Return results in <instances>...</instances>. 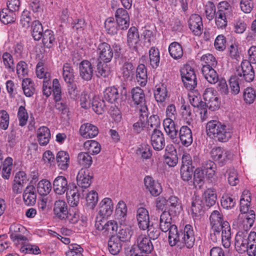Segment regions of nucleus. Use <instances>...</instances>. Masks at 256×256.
<instances>
[{"label": "nucleus", "mask_w": 256, "mask_h": 256, "mask_svg": "<svg viewBox=\"0 0 256 256\" xmlns=\"http://www.w3.org/2000/svg\"><path fill=\"white\" fill-rule=\"evenodd\" d=\"M210 222L214 234L220 236L223 246L229 248L231 245V228L229 223L224 220L223 216L216 210L212 212Z\"/></svg>", "instance_id": "f257e3e1"}, {"label": "nucleus", "mask_w": 256, "mask_h": 256, "mask_svg": "<svg viewBox=\"0 0 256 256\" xmlns=\"http://www.w3.org/2000/svg\"><path fill=\"white\" fill-rule=\"evenodd\" d=\"M168 243L171 246L178 242L184 243L186 246L192 248L194 244V232L192 226L186 224L183 230L178 231L176 226H172L168 232Z\"/></svg>", "instance_id": "f03ea898"}, {"label": "nucleus", "mask_w": 256, "mask_h": 256, "mask_svg": "<svg viewBox=\"0 0 256 256\" xmlns=\"http://www.w3.org/2000/svg\"><path fill=\"white\" fill-rule=\"evenodd\" d=\"M235 248L239 254L247 252L249 256H256V232L246 233L239 231L235 236Z\"/></svg>", "instance_id": "7ed1b4c3"}, {"label": "nucleus", "mask_w": 256, "mask_h": 256, "mask_svg": "<svg viewBox=\"0 0 256 256\" xmlns=\"http://www.w3.org/2000/svg\"><path fill=\"white\" fill-rule=\"evenodd\" d=\"M206 128L209 136L220 142H226L232 137L231 130L226 124L218 120L209 121Z\"/></svg>", "instance_id": "20e7f679"}, {"label": "nucleus", "mask_w": 256, "mask_h": 256, "mask_svg": "<svg viewBox=\"0 0 256 256\" xmlns=\"http://www.w3.org/2000/svg\"><path fill=\"white\" fill-rule=\"evenodd\" d=\"M180 73L184 88L188 90H194L197 86L194 70L190 65L186 64L181 68Z\"/></svg>", "instance_id": "39448f33"}, {"label": "nucleus", "mask_w": 256, "mask_h": 256, "mask_svg": "<svg viewBox=\"0 0 256 256\" xmlns=\"http://www.w3.org/2000/svg\"><path fill=\"white\" fill-rule=\"evenodd\" d=\"M240 80L246 82H250L254 78V72L253 67L249 62H242L240 69L237 70V75L236 76Z\"/></svg>", "instance_id": "423d86ee"}, {"label": "nucleus", "mask_w": 256, "mask_h": 256, "mask_svg": "<svg viewBox=\"0 0 256 256\" xmlns=\"http://www.w3.org/2000/svg\"><path fill=\"white\" fill-rule=\"evenodd\" d=\"M94 62L93 58L90 61L83 60L80 64L78 66L79 74L80 78L85 81L90 80L94 75Z\"/></svg>", "instance_id": "0eeeda50"}, {"label": "nucleus", "mask_w": 256, "mask_h": 256, "mask_svg": "<svg viewBox=\"0 0 256 256\" xmlns=\"http://www.w3.org/2000/svg\"><path fill=\"white\" fill-rule=\"evenodd\" d=\"M96 52L98 56V58L105 63L110 62L114 56V51L110 46L107 42H100L96 48Z\"/></svg>", "instance_id": "6e6552de"}, {"label": "nucleus", "mask_w": 256, "mask_h": 256, "mask_svg": "<svg viewBox=\"0 0 256 256\" xmlns=\"http://www.w3.org/2000/svg\"><path fill=\"white\" fill-rule=\"evenodd\" d=\"M210 154L213 160L217 162L220 166H223L232 157L230 152L221 147L214 148L211 150Z\"/></svg>", "instance_id": "1a4fd4ad"}, {"label": "nucleus", "mask_w": 256, "mask_h": 256, "mask_svg": "<svg viewBox=\"0 0 256 256\" xmlns=\"http://www.w3.org/2000/svg\"><path fill=\"white\" fill-rule=\"evenodd\" d=\"M70 188L66 192V198L68 202L72 207L76 206L79 202L80 197L81 190L80 188L76 185L75 184H69Z\"/></svg>", "instance_id": "9d476101"}, {"label": "nucleus", "mask_w": 256, "mask_h": 256, "mask_svg": "<svg viewBox=\"0 0 256 256\" xmlns=\"http://www.w3.org/2000/svg\"><path fill=\"white\" fill-rule=\"evenodd\" d=\"M150 142L154 150H162L166 145L164 136L162 132L158 129H154L150 136Z\"/></svg>", "instance_id": "9b49d317"}, {"label": "nucleus", "mask_w": 256, "mask_h": 256, "mask_svg": "<svg viewBox=\"0 0 256 256\" xmlns=\"http://www.w3.org/2000/svg\"><path fill=\"white\" fill-rule=\"evenodd\" d=\"M163 126L166 134L172 141L178 144L179 140L177 138L178 130L176 128L174 121L171 118H166L164 120Z\"/></svg>", "instance_id": "f8f14e48"}, {"label": "nucleus", "mask_w": 256, "mask_h": 256, "mask_svg": "<svg viewBox=\"0 0 256 256\" xmlns=\"http://www.w3.org/2000/svg\"><path fill=\"white\" fill-rule=\"evenodd\" d=\"M144 182L146 189L150 192L152 196H157L162 192V189L160 184L154 180L152 176H146Z\"/></svg>", "instance_id": "ddd939ff"}, {"label": "nucleus", "mask_w": 256, "mask_h": 256, "mask_svg": "<svg viewBox=\"0 0 256 256\" xmlns=\"http://www.w3.org/2000/svg\"><path fill=\"white\" fill-rule=\"evenodd\" d=\"M70 188L67 178L62 176H56L52 182V188L54 192L58 195H62Z\"/></svg>", "instance_id": "4468645a"}, {"label": "nucleus", "mask_w": 256, "mask_h": 256, "mask_svg": "<svg viewBox=\"0 0 256 256\" xmlns=\"http://www.w3.org/2000/svg\"><path fill=\"white\" fill-rule=\"evenodd\" d=\"M127 9L118 8L115 14V18L118 26L121 30H126L130 26V16Z\"/></svg>", "instance_id": "2eb2a0df"}, {"label": "nucleus", "mask_w": 256, "mask_h": 256, "mask_svg": "<svg viewBox=\"0 0 256 256\" xmlns=\"http://www.w3.org/2000/svg\"><path fill=\"white\" fill-rule=\"evenodd\" d=\"M188 26L196 36H200L202 32L203 24L202 18L197 14H192L189 18Z\"/></svg>", "instance_id": "dca6fc26"}, {"label": "nucleus", "mask_w": 256, "mask_h": 256, "mask_svg": "<svg viewBox=\"0 0 256 256\" xmlns=\"http://www.w3.org/2000/svg\"><path fill=\"white\" fill-rule=\"evenodd\" d=\"M114 210L112 200L108 198H104L98 205V214L103 218L110 216Z\"/></svg>", "instance_id": "f3484780"}, {"label": "nucleus", "mask_w": 256, "mask_h": 256, "mask_svg": "<svg viewBox=\"0 0 256 256\" xmlns=\"http://www.w3.org/2000/svg\"><path fill=\"white\" fill-rule=\"evenodd\" d=\"M136 246L140 254H148L154 250V246L150 240L146 235H140L138 237Z\"/></svg>", "instance_id": "a211bd4d"}, {"label": "nucleus", "mask_w": 256, "mask_h": 256, "mask_svg": "<svg viewBox=\"0 0 256 256\" xmlns=\"http://www.w3.org/2000/svg\"><path fill=\"white\" fill-rule=\"evenodd\" d=\"M179 142L186 147L191 145L193 142L192 134L191 130L186 126H183L179 130Z\"/></svg>", "instance_id": "6ab92c4d"}, {"label": "nucleus", "mask_w": 256, "mask_h": 256, "mask_svg": "<svg viewBox=\"0 0 256 256\" xmlns=\"http://www.w3.org/2000/svg\"><path fill=\"white\" fill-rule=\"evenodd\" d=\"M103 93V98L110 103H118L121 99V94L114 86L106 88Z\"/></svg>", "instance_id": "aec40b11"}, {"label": "nucleus", "mask_w": 256, "mask_h": 256, "mask_svg": "<svg viewBox=\"0 0 256 256\" xmlns=\"http://www.w3.org/2000/svg\"><path fill=\"white\" fill-rule=\"evenodd\" d=\"M92 178V176L88 172V170L82 169L76 176L77 184L78 187L82 188H88L91 184Z\"/></svg>", "instance_id": "412c9836"}, {"label": "nucleus", "mask_w": 256, "mask_h": 256, "mask_svg": "<svg viewBox=\"0 0 256 256\" xmlns=\"http://www.w3.org/2000/svg\"><path fill=\"white\" fill-rule=\"evenodd\" d=\"M136 218L138 222L139 228L142 230H146L150 224L149 214L148 210L140 207L138 208L136 212Z\"/></svg>", "instance_id": "4be33fe9"}, {"label": "nucleus", "mask_w": 256, "mask_h": 256, "mask_svg": "<svg viewBox=\"0 0 256 256\" xmlns=\"http://www.w3.org/2000/svg\"><path fill=\"white\" fill-rule=\"evenodd\" d=\"M28 180L27 175L24 171H19L16 174L14 184L12 186L13 191L16 194L21 192L24 184Z\"/></svg>", "instance_id": "5701e85b"}, {"label": "nucleus", "mask_w": 256, "mask_h": 256, "mask_svg": "<svg viewBox=\"0 0 256 256\" xmlns=\"http://www.w3.org/2000/svg\"><path fill=\"white\" fill-rule=\"evenodd\" d=\"M172 214L166 211H164L160 214L159 224V228L163 232H170L172 226H176L172 224Z\"/></svg>", "instance_id": "b1692460"}, {"label": "nucleus", "mask_w": 256, "mask_h": 256, "mask_svg": "<svg viewBox=\"0 0 256 256\" xmlns=\"http://www.w3.org/2000/svg\"><path fill=\"white\" fill-rule=\"evenodd\" d=\"M80 132L82 137L92 138L98 134V130L96 126L90 123H86L80 126Z\"/></svg>", "instance_id": "393cba45"}, {"label": "nucleus", "mask_w": 256, "mask_h": 256, "mask_svg": "<svg viewBox=\"0 0 256 256\" xmlns=\"http://www.w3.org/2000/svg\"><path fill=\"white\" fill-rule=\"evenodd\" d=\"M166 200L169 206L168 212L172 216L178 214L182 210L180 199L176 196H171Z\"/></svg>", "instance_id": "a878e982"}, {"label": "nucleus", "mask_w": 256, "mask_h": 256, "mask_svg": "<svg viewBox=\"0 0 256 256\" xmlns=\"http://www.w3.org/2000/svg\"><path fill=\"white\" fill-rule=\"evenodd\" d=\"M68 210V204L64 200H58L54 202L53 211L56 218L62 220Z\"/></svg>", "instance_id": "bb28decb"}, {"label": "nucleus", "mask_w": 256, "mask_h": 256, "mask_svg": "<svg viewBox=\"0 0 256 256\" xmlns=\"http://www.w3.org/2000/svg\"><path fill=\"white\" fill-rule=\"evenodd\" d=\"M94 66H96L95 74L97 77H108L110 74V68L106 64L99 59L93 58Z\"/></svg>", "instance_id": "cd10ccee"}, {"label": "nucleus", "mask_w": 256, "mask_h": 256, "mask_svg": "<svg viewBox=\"0 0 256 256\" xmlns=\"http://www.w3.org/2000/svg\"><path fill=\"white\" fill-rule=\"evenodd\" d=\"M140 41V35L138 29L135 26L131 27L127 34V44L131 48H133L136 51L138 50L137 44Z\"/></svg>", "instance_id": "c85d7f7f"}, {"label": "nucleus", "mask_w": 256, "mask_h": 256, "mask_svg": "<svg viewBox=\"0 0 256 256\" xmlns=\"http://www.w3.org/2000/svg\"><path fill=\"white\" fill-rule=\"evenodd\" d=\"M134 104L140 106L146 104V96L143 90L140 87L134 88L130 92Z\"/></svg>", "instance_id": "c756f323"}, {"label": "nucleus", "mask_w": 256, "mask_h": 256, "mask_svg": "<svg viewBox=\"0 0 256 256\" xmlns=\"http://www.w3.org/2000/svg\"><path fill=\"white\" fill-rule=\"evenodd\" d=\"M192 184L197 188L201 189L205 183L206 174L202 168H196L194 173Z\"/></svg>", "instance_id": "7c9ffc66"}, {"label": "nucleus", "mask_w": 256, "mask_h": 256, "mask_svg": "<svg viewBox=\"0 0 256 256\" xmlns=\"http://www.w3.org/2000/svg\"><path fill=\"white\" fill-rule=\"evenodd\" d=\"M206 206L208 208L214 206L217 200L216 190L214 188H207L202 194Z\"/></svg>", "instance_id": "2f4dec72"}, {"label": "nucleus", "mask_w": 256, "mask_h": 256, "mask_svg": "<svg viewBox=\"0 0 256 256\" xmlns=\"http://www.w3.org/2000/svg\"><path fill=\"white\" fill-rule=\"evenodd\" d=\"M37 138L40 146L47 145L50 138V130L46 126L40 127L37 130Z\"/></svg>", "instance_id": "473e14b6"}, {"label": "nucleus", "mask_w": 256, "mask_h": 256, "mask_svg": "<svg viewBox=\"0 0 256 256\" xmlns=\"http://www.w3.org/2000/svg\"><path fill=\"white\" fill-rule=\"evenodd\" d=\"M136 79L142 86L146 85L148 82L147 68L144 64H140L136 72Z\"/></svg>", "instance_id": "72a5a7b5"}, {"label": "nucleus", "mask_w": 256, "mask_h": 256, "mask_svg": "<svg viewBox=\"0 0 256 256\" xmlns=\"http://www.w3.org/2000/svg\"><path fill=\"white\" fill-rule=\"evenodd\" d=\"M168 96L166 86L164 84H156L154 90V96L158 103L162 104Z\"/></svg>", "instance_id": "f704fd0d"}, {"label": "nucleus", "mask_w": 256, "mask_h": 256, "mask_svg": "<svg viewBox=\"0 0 256 256\" xmlns=\"http://www.w3.org/2000/svg\"><path fill=\"white\" fill-rule=\"evenodd\" d=\"M204 212V204L200 198L193 200L191 205V214L194 219L199 218Z\"/></svg>", "instance_id": "c9c22d12"}, {"label": "nucleus", "mask_w": 256, "mask_h": 256, "mask_svg": "<svg viewBox=\"0 0 256 256\" xmlns=\"http://www.w3.org/2000/svg\"><path fill=\"white\" fill-rule=\"evenodd\" d=\"M56 159L58 166L60 170H66L68 169L70 163V156L66 152H58L56 154Z\"/></svg>", "instance_id": "e433bc0d"}, {"label": "nucleus", "mask_w": 256, "mask_h": 256, "mask_svg": "<svg viewBox=\"0 0 256 256\" xmlns=\"http://www.w3.org/2000/svg\"><path fill=\"white\" fill-rule=\"evenodd\" d=\"M215 68L202 67V72L205 79L211 84H215L218 81V76Z\"/></svg>", "instance_id": "4c0bfd02"}, {"label": "nucleus", "mask_w": 256, "mask_h": 256, "mask_svg": "<svg viewBox=\"0 0 256 256\" xmlns=\"http://www.w3.org/2000/svg\"><path fill=\"white\" fill-rule=\"evenodd\" d=\"M42 38L44 46L48 48H52L56 43L55 36L51 30H45Z\"/></svg>", "instance_id": "58836bf2"}, {"label": "nucleus", "mask_w": 256, "mask_h": 256, "mask_svg": "<svg viewBox=\"0 0 256 256\" xmlns=\"http://www.w3.org/2000/svg\"><path fill=\"white\" fill-rule=\"evenodd\" d=\"M168 52L170 56L174 60H178L184 54L182 46L178 42H172L168 46Z\"/></svg>", "instance_id": "ea45409f"}, {"label": "nucleus", "mask_w": 256, "mask_h": 256, "mask_svg": "<svg viewBox=\"0 0 256 256\" xmlns=\"http://www.w3.org/2000/svg\"><path fill=\"white\" fill-rule=\"evenodd\" d=\"M16 20L15 12L7 8L0 12V20L4 24L13 23Z\"/></svg>", "instance_id": "a19ab883"}, {"label": "nucleus", "mask_w": 256, "mask_h": 256, "mask_svg": "<svg viewBox=\"0 0 256 256\" xmlns=\"http://www.w3.org/2000/svg\"><path fill=\"white\" fill-rule=\"evenodd\" d=\"M108 248L110 252L114 255L118 254L122 248L121 242L118 236H112L108 242Z\"/></svg>", "instance_id": "79ce46f5"}, {"label": "nucleus", "mask_w": 256, "mask_h": 256, "mask_svg": "<svg viewBox=\"0 0 256 256\" xmlns=\"http://www.w3.org/2000/svg\"><path fill=\"white\" fill-rule=\"evenodd\" d=\"M32 34L35 40H40L44 33L42 24L38 20H34L31 26Z\"/></svg>", "instance_id": "37998d69"}, {"label": "nucleus", "mask_w": 256, "mask_h": 256, "mask_svg": "<svg viewBox=\"0 0 256 256\" xmlns=\"http://www.w3.org/2000/svg\"><path fill=\"white\" fill-rule=\"evenodd\" d=\"M150 64L153 68H156L160 64V56L158 48L152 47L149 50Z\"/></svg>", "instance_id": "c03bdc74"}, {"label": "nucleus", "mask_w": 256, "mask_h": 256, "mask_svg": "<svg viewBox=\"0 0 256 256\" xmlns=\"http://www.w3.org/2000/svg\"><path fill=\"white\" fill-rule=\"evenodd\" d=\"M52 188L50 181L46 179L42 180L38 184V192L41 196H46L50 192Z\"/></svg>", "instance_id": "a18cd8bd"}, {"label": "nucleus", "mask_w": 256, "mask_h": 256, "mask_svg": "<svg viewBox=\"0 0 256 256\" xmlns=\"http://www.w3.org/2000/svg\"><path fill=\"white\" fill-rule=\"evenodd\" d=\"M226 12L222 9L219 10L214 18H216V24L218 28H224L228 24L226 19Z\"/></svg>", "instance_id": "49530a36"}, {"label": "nucleus", "mask_w": 256, "mask_h": 256, "mask_svg": "<svg viewBox=\"0 0 256 256\" xmlns=\"http://www.w3.org/2000/svg\"><path fill=\"white\" fill-rule=\"evenodd\" d=\"M13 160L10 157H7L4 160V166L0 171L2 176L5 180H8L10 176Z\"/></svg>", "instance_id": "de8ad7c7"}, {"label": "nucleus", "mask_w": 256, "mask_h": 256, "mask_svg": "<svg viewBox=\"0 0 256 256\" xmlns=\"http://www.w3.org/2000/svg\"><path fill=\"white\" fill-rule=\"evenodd\" d=\"M92 106L96 114H102L106 109L105 100L103 98L101 100L98 97L95 96L92 99Z\"/></svg>", "instance_id": "09e8293b"}, {"label": "nucleus", "mask_w": 256, "mask_h": 256, "mask_svg": "<svg viewBox=\"0 0 256 256\" xmlns=\"http://www.w3.org/2000/svg\"><path fill=\"white\" fill-rule=\"evenodd\" d=\"M22 88L26 96L30 97L34 94L35 91L34 84L30 78H27L23 80Z\"/></svg>", "instance_id": "8fccbe9b"}, {"label": "nucleus", "mask_w": 256, "mask_h": 256, "mask_svg": "<svg viewBox=\"0 0 256 256\" xmlns=\"http://www.w3.org/2000/svg\"><path fill=\"white\" fill-rule=\"evenodd\" d=\"M194 166L190 167L180 168V177L182 180L188 182V184L192 182V178L194 173Z\"/></svg>", "instance_id": "3c124183"}, {"label": "nucleus", "mask_w": 256, "mask_h": 256, "mask_svg": "<svg viewBox=\"0 0 256 256\" xmlns=\"http://www.w3.org/2000/svg\"><path fill=\"white\" fill-rule=\"evenodd\" d=\"M62 76L66 83L72 82L74 79V72L72 66L68 63L64 64L62 68Z\"/></svg>", "instance_id": "603ef678"}, {"label": "nucleus", "mask_w": 256, "mask_h": 256, "mask_svg": "<svg viewBox=\"0 0 256 256\" xmlns=\"http://www.w3.org/2000/svg\"><path fill=\"white\" fill-rule=\"evenodd\" d=\"M78 164L86 168H88L92 164V160L88 152H81L78 156Z\"/></svg>", "instance_id": "864d4df0"}, {"label": "nucleus", "mask_w": 256, "mask_h": 256, "mask_svg": "<svg viewBox=\"0 0 256 256\" xmlns=\"http://www.w3.org/2000/svg\"><path fill=\"white\" fill-rule=\"evenodd\" d=\"M132 231L129 226H123L120 230L117 236L120 242L128 241L132 234Z\"/></svg>", "instance_id": "5fc2aeb1"}, {"label": "nucleus", "mask_w": 256, "mask_h": 256, "mask_svg": "<svg viewBox=\"0 0 256 256\" xmlns=\"http://www.w3.org/2000/svg\"><path fill=\"white\" fill-rule=\"evenodd\" d=\"M242 81L236 76H232L229 80V84L230 88V92L232 94L236 95L240 92V85Z\"/></svg>", "instance_id": "6e6d98bb"}, {"label": "nucleus", "mask_w": 256, "mask_h": 256, "mask_svg": "<svg viewBox=\"0 0 256 256\" xmlns=\"http://www.w3.org/2000/svg\"><path fill=\"white\" fill-rule=\"evenodd\" d=\"M200 60L204 62L202 67H209V68H216L217 66V60L216 58L210 54L203 55Z\"/></svg>", "instance_id": "4d7b16f0"}, {"label": "nucleus", "mask_w": 256, "mask_h": 256, "mask_svg": "<svg viewBox=\"0 0 256 256\" xmlns=\"http://www.w3.org/2000/svg\"><path fill=\"white\" fill-rule=\"evenodd\" d=\"M173 150L170 152H168L164 156V161L166 163L170 166H174L176 165L178 162V157L177 156V152L174 148H172Z\"/></svg>", "instance_id": "13d9d810"}, {"label": "nucleus", "mask_w": 256, "mask_h": 256, "mask_svg": "<svg viewBox=\"0 0 256 256\" xmlns=\"http://www.w3.org/2000/svg\"><path fill=\"white\" fill-rule=\"evenodd\" d=\"M127 213V206L123 201H120L116 210V216L117 218L123 221L125 220V216Z\"/></svg>", "instance_id": "bf43d9fd"}, {"label": "nucleus", "mask_w": 256, "mask_h": 256, "mask_svg": "<svg viewBox=\"0 0 256 256\" xmlns=\"http://www.w3.org/2000/svg\"><path fill=\"white\" fill-rule=\"evenodd\" d=\"M52 95L54 101H60L62 100V89L59 80L54 78L52 82Z\"/></svg>", "instance_id": "052dcab7"}, {"label": "nucleus", "mask_w": 256, "mask_h": 256, "mask_svg": "<svg viewBox=\"0 0 256 256\" xmlns=\"http://www.w3.org/2000/svg\"><path fill=\"white\" fill-rule=\"evenodd\" d=\"M134 67L132 63L126 62L122 68L123 77L126 79H131L134 74Z\"/></svg>", "instance_id": "680f3d73"}, {"label": "nucleus", "mask_w": 256, "mask_h": 256, "mask_svg": "<svg viewBox=\"0 0 256 256\" xmlns=\"http://www.w3.org/2000/svg\"><path fill=\"white\" fill-rule=\"evenodd\" d=\"M17 116L19 121V125L20 126H24L26 124L28 118V114L24 106H21L19 107Z\"/></svg>", "instance_id": "e2e57ef3"}, {"label": "nucleus", "mask_w": 256, "mask_h": 256, "mask_svg": "<svg viewBox=\"0 0 256 256\" xmlns=\"http://www.w3.org/2000/svg\"><path fill=\"white\" fill-rule=\"evenodd\" d=\"M98 196L96 191L92 190L86 197V205L90 209H94L98 202Z\"/></svg>", "instance_id": "0e129e2a"}, {"label": "nucleus", "mask_w": 256, "mask_h": 256, "mask_svg": "<svg viewBox=\"0 0 256 256\" xmlns=\"http://www.w3.org/2000/svg\"><path fill=\"white\" fill-rule=\"evenodd\" d=\"M84 146L92 154H96L100 151V144L95 140H88L84 142Z\"/></svg>", "instance_id": "69168bd1"}, {"label": "nucleus", "mask_w": 256, "mask_h": 256, "mask_svg": "<svg viewBox=\"0 0 256 256\" xmlns=\"http://www.w3.org/2000/svg\"><path fill=\"white\" fill-rule=\"evenodd\" d=\"M80 219L78 213L73 210L69 209L66 212L64 218L62 220H64L66 222L72 224H76Z\"/></svg>", "instance_id": "338daca9"}, {"label": "nucleus", "mask_w": 256, "mask_h": 256, "mask_svg": "<svg viewBox=\"0 0 256 256\" xmlns=\"http://www.w3.org/2000/svg\"><path fill=\"white\" fill-rule=\"evenodd\" d=\"M2 59L5 68L12 72L14 71V59L11 54L4 52L2 56Z\"/></svg>", "instance_id": "774afa93"}]
</instances>
